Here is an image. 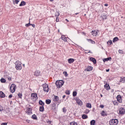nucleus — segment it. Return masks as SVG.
Listing matches in <instances>:
<instances>
[{
  "label": "nucleus",
  "mask_w": 125,
  "mask_h": 125,
  "mask_svg": "<svg viewBox=\"0 0 125 125\" xmlns=\"http://www.w3.org/2000/svg\"><path fill=\"white\" fill-rule=\"evenodd\" d=\"M93 67L92 66H88L86 69H85V71H87V72H89L90 71H92Z\"/></svg>",
  "instance_id": "nucleus-12"
},
{
  "label": "nucleus",
  "mask_w": 125,
  "mask_h": 125,
  "mask_svg": "<svg viewBox=\"0 0 125 125\" xmlns=\"http://www.w3.org/2000/svg\"><path fill=\"white\" fill-rule=\"evenodd\" d=\"M31 24L30 23V21L28 23L25 24L26 27H29V26H31Z\"/></svg>",
  "instance_id": "nucleus-46"
},
{
  "label": "nucleus",
  "mask_w": 125,
  "mask_h": 125,
  "mask_svg": "<svg viewBox=\"0 0 125 125\" xmlns=\"http://www.w3.org/2000/svg\"><path fill=\"white\" fill-rule=\"evenodd\" d=\"M0 82L2 83H6V80L4 78H1L0 79Z\"/></svg>",
  "instance_id": "nucleus-33"
},
{
  "label": "nucleus",
  "mask_w": 125,
  "mask_h": 125,
  "mask_svg": "<svg viewBox=\"0 0 125 125\" xmlns=\"http://www.w3.org/2000/svg\"><path fill=\"white\" fill-rule=\"evenodd\" d=\"M59 100V97L57 96H55L54 97V101H58Z\"/></svg>",
  "instance_id": "nucleus-24"
},
{
  "label": "nucleus",
  "mask_w": 125,
  "mask_h": 125,
  "mask_svg": "<svg viewBox=\"0 0 125 125\" xmlns=\"http://www.w3.org/2000/svg\"><path fill=\"white\" fill-rule=\"evenodd\" d=\"M119 53H121V54H124V51H123L122 50H119Z\"/></svg>",
  "instance_id": "nucleus-45"
},
{
  "label": "nucleus",
  "mask_w": 125,
  "mask_h": 125,
  "mask_svg": "<svg viewBox=\"0 0 125 125\" xmlns=\"http://www.w3.org/2000/svg\"><path fill=\"white\" fill-rule=\"evenodd\" d=\"M70 125H78V124L75 122H71L70 124Z\"/></svg>",
  "instance_id": "nucleus-38"
},
{
  "label": "nucleus",
  "mask_w": 125,
  "mask_h": 125,
  "mask_svg": "<svg viewBox=\"0 0 125 125\" xmlns=\"http://www.w3.org/2000/svg\"><path fill=\"white\" fill-rule=\"evenodd\" d=\"M63 74L64 75L65 77H67L68 76V74L66 71L63 72Z\"/></svg>",
  "instance_id": "nucleus-43"
},
{
  "label": "nucleus",
  "mask_w": 125,
  "mask_h": 125,
  "mask_svg": "<svg viewBox=\"0 0 125 125\" xmlns=\"http://www.w3.org/2000/svg\"><path fill=\"white\" fill-rule=\"evenodd\" d=\"M78 14H79V13H77L75 14L76 15H78Z\"/></svg>",
  "instance_id": "nucleus-63"
},
{
  "label": "nucleus",
  "mask_w": 125,
  "mask_h": 125,
  "mask_svg": "<svg viewBox=\"0 0 125 125\" xmlns=\"http://www.w3.org/2000/svg\"><path fill=\"white\" fill-rule=\"evenodd\" d=\"M0 97H1V98L5 97V95L4 94V93L2 92V91H0Z\"/></svg>",
  "instance_id": "nucleus-16"
},
{
  "label": "nucleus",
  "mask_w": 125,
  "mask_h": 125,
  "mask_svg": "<svg viewBox=\"0 0 125 125\" xmlns=\"http://www.w3.org/2000/svg\"><path fill=\"white\" fill-rule=\"evenodd\" d=\"M112 103L113 105H119V103H118V102H117L116 101H113Z\"/></svg>",
  "instance_id": "nucleus-32"
},
{
  "label": "nucleus",
  "mask_w": 125,
  "mask_h": 125,
  "mask_svg": "<svg viewBox=\"0 0 125 125\" xmlns=\"http://www.w3.org/2000/svg\"><path fill=\"white\" fill-rule=\"evenodd\" d=\"M34 76H36V77L41 76V71H40L39 70L35 71L34 73Z\"/></svg>",
  "instance_id": "nucleus-11"
},
{
  "label": "nucleus",
  "mask_w": 125,
  "mask_h": 125,
  "mask_svg": "<svg viewBox=\"0 0 125 125\" xmlns=\"http://www.w3.org/2000/svg\"><path fill=\"white\" fill-rule=\"evenodd\" d=\"M87 118H88V117L85 114H83L82 115V119H83V120H85V119H87Z\"/></svg>",
  "instance_id": "nucleus-25"
},
{
  "label": "nucleus",
  "mask_w": 125,
  "mask_h": 125,
  "mask_svg": "<svg viewBox=\"0 0 125 125\" xmlns=\"http://www.w3.org/2000/svg\"><path fill=\"white\" fill-rule=\"evenodd\" d=\"M125 108L121 107L119 109V113L121 115H124L125 114Z\"/></svg>",
  "instance_id": "nucleus-10"
},
{
  "label": "nucleus",
  "mask_w": 125,
  "mask_h": 125,
  "mask_svg": "<svg viewBox=\"0 0 125 125\" xmlns=\"http://www.w3.org/2000/svg\"><path fill=\"white\" fill-rule=\"evenodd\" d=\"M31 97L33 101H36L38 99V95L37 93H32L31 94Z\"/></svg>",
  "instance_id": "nucleus-6"
},
{
  "label": "nucleus",
  "mask_w": 125,
  "mask_h": 125,
  "mask_svg": "<svg viewBox=\"0 0 125 125\" xmlns=\"http://www.w3.org/2000/svg\"><path fill=\"white\" fill-rule=\"evenodd\" d=\"M116 98H117V101L119 103H123V99H122V96H121V95H118L117 96Z\"/></svg>",
  "instance_id": "nucleus-8"
},
{
  "label": "nucleus",
  "mask_w": 125,
  "mask_h": 125,
  "mask_svg": "<svg viewBox=\"0 0 125 125\" xmlns=\"http://www.w3.org/2000/svg\"><path fill=\"white\" fill-rule=\"evenodd\" d=\"M61 39H62V41H63L64 42H67V39L66 38L65 36L62 35V37H61Z\"/></svg>",
  "instance_id": "nucleus-21"
},
{
  "label": "nucleus",
  "mask_w": 125,
  "mask_h": 125,
  "mask_svg": "<svg viewBox=\"0 0 125 125\" xmlns=\"http://www.w3.org/2000/svg\"><path fill=\"white\" fill-rule=\"evenodd\" d=\"M32 119H33V120H38V118L37 117V115H36L35 114H34L32 115Z\"/></svg>",
  "instance_id": "nucleus-31"
},
{
  "label": "nucleus",
  "mask_w": 125,
  "mask_h": 125,
  "mask_svg": "<svg viewBox=\"0 0 125 125\" xmlns=\"http://www.w3.org/2000/svg\"><path fill=\"white\" fill-rule=\"evenodd\" d=\"M26 113H27L28 115H30V114H32V108L28 107L27 109Z\"/></svg>",
  "instance_id": "nucleus-14"
},
{
  "label": "nucleus",
  "mask_w": 125,
  "mask_h": 125,
  "mask_svg": "<svg viewBox=\"0 0 125 125\" xmlns=\"http://www.w3.org/2000/svg\"><path fill=\"white\" fill-rule=\"evenodd\" d=\"M72 95L73 97H75V96H77V91H73Z\"/></svg>",
  "instance_id": "nucleus-36"
},
{
  "label": "nucleus",
  "mask_w": 125,
  "mask_h": 125,
  "mask_svg": "<svg viewBox=\"0 0 125 125\" xmlns=\"http://www.w3.org/2000/svg\"><path fill=\"white\" fill-rule=\"evenodd\" d=\"M65 21H67V22H69V21L68 20V19H65Z\"/></svg>",
  "instance_id": "nucleus-61"
},
{
  "label": "nucleus",
  "mask_w": 125,
  "mask_h": 125,
  "mask_svg": "<svg viewBox=\"0 0 125 125\" xmlns=\"http://www.w3.org/2000/svg\"><path fill=\"white\" fill-rule=\"evenodd\" d=\"M109 71H110V69H106V72H109Z\"/></svg>",
  "instance_id": "nucleus-57"
},
{
  "label": "nucleus",
  "mask_w": 125,
  "mask_h": 125,
  "mask_svg": "<svg viewBox=\"0 0 125 125\" xmlns=\"http://www.w3.org/2000/svg\"><path fill=\"white\" fill-rule=\"evenodd\" d=\"M16 89V85L15 84H12L10 87V90L12 93L15 92V90Z\"/></svg>",
  "instance_id": "nucleus-4"
},
{
  "label": "nucleus",
  "mask_w": 125,
  "mask_h": 125,
  "mask_svg": "<svg viewBox=\"0 0 125 125\" xmlns=\"http://www.w3.org/2000/svg\"><path fill=\"white\" fill-rule=\"evenodd\" d=\"M110 60H112V58L111 57H108L107 58L103 59L104 62H106V61H110Z\"/></svg>",
  "instance_id": "nucleus-17"
},
{
  "label": "nucleus",
  "mask_w": 125,
  "mask_h": 125,
  "mask_svg": "<svg viewBox=\"0 0 125 125\" xmlns=\"http://www.w3.org/2000/svg\"><path fill=\"white\" fill-rule=\"evenodd\" d=\"M31 26H32L33 28H35L36 27V25L35 24H31Z\"/></svg>",
  "instance_id": "nucleus-52"
},
{
  "label": "nucleus",
  "mask_w": 125,
  "mask_h": 125,
  "mask_svg": "<svg viewBox=\"0 0 125 125\" xmlns=\"http://www.w3.org/2000/svg\"><path fill=\"white\" fill-rule=\"evenodd\" d=\"M13 1L14 3H16V4H18V2H19V0H13Z\"/></svg>",
  "instance_id": "nucleus-39"
},
{
  "label": "nucleus",
  "mask_w": 125,
  "mask_h": 125,
  "mask_svg": "<svg viewBox=\"0 0 125 125\" xmlns=\"http://www.w3.org/2000/svg\"><path fill=\"white\" fill-rule=\"evenodd\" d=\"M18 96L19 97V98H22V94L19 93L18 94Z\"/></svg>",
  "instance_id": "nucleus-42"
},
{
  "label": "nucleus",
  "mask_w": 125,
  "mask_h": 125,
  "mask_svg": "<svg viewBox=\"0 0 125 125\" xmlns=\"http://www.w3.org/2000/svg\"><path fill=\"white\" fill-rule=\"evenodd\" d=\"M59 15H60V13H59V12H56L55 16L56 17H58L59 16Z\"/></svg>",
  "instance_id": "nucleus-41"
},
{
  "label": "nucleus",
  "mask_w": 125,
  "mask_h": 125,
  "mask_svg": "<svg viewBox=\"0 0 125 125\" xmlns=\"http://www.w3.org/2000/svg\"><path fill=\"white\" fill-rule=\"evenodd\" d=\"M90 125H95V120H93L91 121Z\"/></svg>",
  "instance_id": "nucleus-30"
},
{
  "label": "nucleus",
  "mask_w": 125,
  "mask_h": 125,
  "mask_svg": "<svg viewBox=\"0 0 125 125\" xmlns=\"http://www.w3.org/2000/svg\"><path fill=\"white\" fill-rule=\"evenodd\" d=\"M64 84V82L62 80H60L56 82V85L58 88H61L62 86Z\"/></svg>",
  "instance_id": "nucleus-2"
},
{
  "label": "nucleus",
  "mask_w": 125,
  "mask_h": 125,
  "mask_svg": "<svg viewBox=\"0 0 125 125\" xmlns=\"http://www.w3.org/2000/svg\"><path fill=\"white\" fill-rule=\"evenodd\" d=\"M39 105H41V106H44V103H43V102H42V101L41 100L39 102Z\"/></svg>",
  "instance_id": "nucleus-20"
},
{
  "label": "nucleus",
  "mask_w": 125,
  "mask_h": 125,
  "mask_svg": "<svg viewBox=\"0 0 125 125\" xmlns=\"http://www.w3.org/2000/svg\"><path fill=\"white\" fill-rule=\"evenodd\" d=\"M62 110H63V113H66V111H67V110L66 109V107H63L62 108Z\"/></svg>",
  "instance_id": "nucleus-44"
},
{
  "label": "nucleus",
  "mask_w": 125,
  "mask_h": 125,
  "mask_svg": "<svg viewBox=\"0 0 125 125\" xmlns=\"http://www.w3.org/2000/svg\"><path fill=\"white\" fill-rule=\"evenodd\" d=\"M40 112H43L44 111V107L43 106H41L40 107Z\"/></svg>",
  "instance_id": "nucleus-22"
},
{
  "label": "nucleus",
  "mask_w": 125,
  "mask_h": 125,
  "mask_svg": "<svg viewBox=\"0 0 125 125\" xmlns=\"http://www.w3.org/2000/svg\"><path fill=\"white\" fill-rule=\"evenodd\" d=\"M65 97H66V95H63V96H62V98H65Z\"/></svg>",
  "instance_id": "nucleus-58"
},
{
  "label": "nucleus",
  "mask_w": 125,
  "mask_h": 125,
  "mask_svg": "<svg viewBox=\"0 0 125 125\" xmlns=\"http://www.w3.org/2000/svg\"><path fill=\"white\" fill-rule=\"evenodd\" d=\"M68 63H69V64H72V63H73L74 62V61H75V59H69L68 60Z\"/></svg>",
  "instance_id": "nucleus-18"
},
{
  "label": "nucleus",
  "mask_w": 125,
  "mask_h": 125,
  "mask_svg": "<svg viewBox=\"0 0 125 125\" xmlns=\"http://www.w3.org/2000/svg\"><path fill=\"white\" fill-rule=\"evenodd\" d=\"M107 44L111 45V44H113V42H112V40H109L107 42Z\"/></svg>",
  "instance_id": "nucleus-29"
},
{
  "label": "nucleus",
  "mask_w": 125,
  "mask_h": 125,
  "mask_svg": "<svg viewBox=\"0 0 125 125\" xmlns=\"http://www.w3.org/2000/svg\"><path fill=\"white\" fill-rule=\"evenodd\" d=\"M119 123L118 119H112L109 121L110 125H117Z\"/></svg>",
  "instance_id": "nucleus-3"
},
{
  "label": "nucleus",
  "mask_w": 125,
  "mask_h": 125,
  "mask_svg": "<svg viewBox=\"0 0 125 125\" xmlns=\"http://www.w3.org/2000/svg\"><path fill=\"white\" fill-rule=\"evenodd\" d=\"M46 123H47L48 124H49L50 125V124H51V121L48 120L46 121Z\"/></svg>",
  "instance_id": "nucleus-48"
},
{
  "label": "nucleus",
  "mask_w": 125,
  "mask_h": 125,
  "mask_svg": "<svg viewBox=\"0 0 125 125\" xmlns=\"http://www.w3.org/2000/svg\"><path fill=\"white\" fill-rule=\"evenodd\" d=\"M99 33V30H92L91 32V34L92 35L93 37H96L97 36V34Z\"/></svg>",
  "instance_id": "nucleus-7"
},
{
  "label": "nucleus",
  "mask_w": 125,
  "mask_h": 125,
  "mask_svg": "<svg viewBox=\"0 0 125 125\" xmlns=\"http://www.w3.org/2000/svg\"><path fill=\"white\" fill-rule=\"evenodd\" d=\"M83 35H84V36H85V35H86L85 33H84V32H83Z\"/></svg>",
  "instance_id": "nucleus-60"
},
{
  "label": "nucleus",
  "mask_w": 125,
  "mask_h": 125,
  "mask_svg": "<svg viewBox=\"0 0 125 125\" xmlns=\"http://www.w3.org/2000/svg\"><path fill=\"white\" fill-rule=\"evenodd\" d=\"M12 98V94H10L9 97H8V98Z\"/></svg>",
  "instance_id": "nucleus-53"
},
{
  "label": "nucleus",
  "mask_w": 125,
  "mask_h": 125,
  "mask_svg": "<svg viewBox=\"0 0 125 125\" xmlns=\"http://www.w3.org/2000/svg\"><path fill=\"white\" fill-rule=\"evenodd\" d=\"M94 110H95V109L93 108V110H92L93 112H94Z\"/></svg>",
  "instance_id": "nucleus-64"
},
{
  "label": "nucleus",
  "mask_w": 125,
  "mask_h": 125,
  "mask_svg": "<svg viewBox=\"0 0 125 125\" xmlns=\"http://www.w3.org/2000/svg\"><path fill=\"white\" fill-rule=\"evenodd\" d=\"M8 80L9 81H11V77H8Z\"/></svg>",
  "instance_id": "nucleus-55"
},
{
  "label": "nucleus",
  "mask_w": 125,
  "mask_h": 125,
  "mask_svg": "<svg viewBox=\"0 0 125 125\" xmlns=\"http://www.w3.org/2000/svg\"><path fill=\"white\" fill-rule=\"evenodd\" d=\"M7 125V123H2L1 125Z\"/></svg>",
  "instance_id": "nucleus-51"
},
{
  "label": "nucleus",
  "mask_w": 125,
  "mask_h": 125,
  "mask_svg": "<svg viewBox=\"0 0 125 125\" xmlns=\"http://www.w3.org/2000/svg\"><path fill=\"white\" fill-rule=\"evenodd\" d=\"M87 108H91V104L87 103L86 105Z\"/></svg>",
  "instance_id": "nucleus-35"
},
{
  "label": "nucleus",
  "mask_w": 125,
  "mask_h": 125,
  "mask_svg": "<svg viewBox=\"0 0 125 125\" xmlns=\"http://www.w3.org/2000/svg\"><path fill=\"white\" fill-rule=\"evenodd\" d=\"M101 97H103V95H102V94H101Z\"/></svg>",
  "instance_id": "nucleus-62"
},
{
  "label": "nucleus",
  "mask_w": 125,
  "mask_h": 125,
  "mask_svg": "<svg viewBox=\"0 0 125 125\" xmlns=\"http://www.w3.org/2000/svg\"><path fill=\"white\" fill-rule=\"evenodd\" d=\"M87 41L88 42H90L91 43H92V44H95V42L93 41L91 39H87Z\"/></svg>",
  "instance_id": "nucleus-23"
},
{
  "label": "nucleus",
  "mask_w": 125,
  "mask_h": 125,
  "mask_svg": "<svg viewBox=\"0 0 125 125\" xmlns=\"http://www.w3.org/2000/svg\"><path fill=\"white\" fill-rule=\"evenodd\" d=\"M45 103L47 104H50L51 103V100L49 99L46 100Z\"/></svg>",
  "instance_id": "nucleus-26"
},
{
  "label": "nucleus",
  "mask_w": 125,
  "mask_h": 125,
  "mask_svg": "<svg viewBox=\"0 0 125 125\" xmlns=\"http://www.w3.org/2000/svg\"><path fill=\"white\" fill-rule=\"evenodd\" d=\"M125 78H121V80H120V82L124 83H125Z\"/></svg>",
  "instance_id": "nucleus-34"
},
{
  "label": "nucleus",
  "mask_w": 125,
  "mask_h": 125,
  "mask_svg": "<svg viewBox=\"0 0 125 125\" xmlns=\"http://www.w3.org/2000/svg\"><path fill=\"white\" fill-rule=\"evenodd\" d=\"M3 110V108L1 107V106H0V111H1Z\"/></svg>",
  "instance_id": "nucleus-49"
},
{
  "label": "nucleus",
  "mask_w": 125,
  "mask_h": 125,
  "mask_svg": "<svg viewBox=\"0 0 125 125\" xmlns=\"http://www.w3.org/2000/svg\"><path fill=\"white\" fill-rule=\"evenodd\" d=\"M104 87L106 90H109L110 89V85L108 84H107V83L104 85Z\"/></svg>",
  "instance_id": "nucleus-15"
},
{
  "label": "nucleus",
  "mask_w": 125,
  "mask_h": 125,
  "mask_svg": "<svg viewBox=\"0 0 125 125\" xmlns=\"http://www.w3.org/2000/svg\"><path fill=\"white\" fill-rule=\"evenodd\" d=\"M104 6H108V4H104Z\"/></svg>",
  "instance_id": "nucleus-59"
},
{
  "label": "nucleus",
  "mask_w": 125,
  "mask_h": 125,
  "mask_svg": "<svg viewBox=\"0 0 125 125\" xmlns=\"http://www.w3.org/2000/svg\"><path fill=\"white\" fill-rule=\"evenodd\" d=\"M101 18L104 20V19H107V16L106 15H103L101 16Z\"/></svg>",
  "instance_id": "nucleus-28"
},
{
  "label": "nucleus",
  "mask_w": 125,
  "mask_h": 125,
  "mask_svg": "<svg viewBox=\"0 0 125 125\" xmlns=\"http://www.w3.org/2000/svg\"><path fill=\"white\" fill-rule=\"evenodd\" d=\"M76 102L79 106H83V102L82 100H80V99L77 98L76 99Z\"/></svg>",
  "instance_id": "nucleus-9"
},
{
  "label": "nucleus",
  "mask_w": 125,
  "mask_h": 125,
  "mask_svg": "<svg viewBox=\"0 0 125 125\" xmlns=\"http://www.w3.org/2000/svg\"><path fill=\"white\" fill-rule=\"evenodd\" d=\"M70 90H68L67 91V92H66V93L67 94V95H70Z\"/></svg>",
  "instance_id": "nucleus-47"
},
{
  "label": "nucleus",
  "mask_w": 125,
  "mask_h": 125,
  "mask_svg": "<svg viewBox=\"0 0 125 125\" xmlns=\"http://www.w3.org/2000/svg\"><path fill=\"white\" fill-rule=\"evenodd\" d=\"M90 61H91V62H93L94 64H96V59L94 58H90Z\"/></svg>",
  "instance_id": "nucleus-13"
},
{
  "label": "nucleus",
  "mask_w": 125,
  "mask_h": 125,
  "mask_svg": "<svg viewBox=\"0 0 125 125\" xmlns=\"http://www.w3.org/2000/svg\"><path fill=\"white\" fill-rule=\"evenodd\" d=\"M89 112H90L89 110H88V109H86L84 111V114H88V113H89Z\"/></svg>",
  "instance_id": "nucleus-40"
},
{
  "label": "nucleus",
  "mask_w": 125,
  "mask_h": 125,
  "mask_svg": "<svg viewBox=\"0 0 125 125\" xmlns=\"http://www.w3.org/2000/svg\"><path fill=\"white\" fill-rule=\"evenodd\" d=\"M119 41V38L118 37H115L113 40V42H116Z\"/></svg>",
  "instance_id": "nucleus-27"
},
{
  "label": "nucleus",
  "mask_w": 125,
  "mask_h": 125,
  "mask_svg": "<svg viewBox=\"0 0 125 125\" xmlns=\"http://www.w3.org/2000/svg\"><path fill=\"white\" fill-rule=\"evenodd\" d=\"M26 122H27V123H30V120H26Z\"/></svg>",
  "instance_id": "nucleus-56"
},
{
  "label": "nucleus",
  "mask_w": 125,
  "mask_h": 125,
  "mask_svg": "<svg viewBox=\"0 0 125 125\" xmlns=\"http://www.w3.org/2000/svg\"><path fill=\"white\" fill-rule=\"evenodd\" d=\"M24 5H26V2H25V1H22L20 4V6H24Z\"/></svg>",
  "instance_id": "nucleus-19"
},
{
  "label": "nucleus",
  "mask_w": 125,
  "mask_h": 125,
  "mask_svg": "<svg viewBox=\"0 0 125 125\" xmlns=\"http://www.w3.org/2000/svg\"><path fill=\"white\" fill-rule=\"evenodd\" d=\"M101 115H102V116H107V114H106V113H105V111H104V110L102 111Z\"/></svg>",
  "instance_id": "nucleus-37"
},
{
  "label": "nucleus",
  "mask_w": 125,
  "mask_h": 125,
  "mask_svg": "<svg viewBox=\"0 0 125 125\" xmlns=\"http://www.w3.org/2000/svg\"><path fill=\"white\" fill-rule=\"evenodd\" d=\"M56 22H59V19H58V17L56 18Z\"/></svg>",
  "instance_id": "nucleus-50"
},
{
  "label": "nucleus",
  "mask_w": 125,
  "mask_h": 125,
  "mask_svg": "<svg viewBox=\"0 0 125 125\" xmlns=\"http://www.w3.org/2000/svg\"><path fill=\"white\" fill-rule=\"evenodd\" d=\"M15 64L16 70H22V63L20 61H16Z\"/></svg>",
  "instance_id": "nucleus-1"
},
{
  "label": "nucleus",
  "mask_w": 125,
  "mask_h": 125,
  "mask_svg": "<svg viewBox=\"0 0 125 125\" xmlns=\"http://www.w3.org/2000/svg\"><path fill=\"white\" fill-rule=\"evenodd\" d=\"M100 107L101 108H104V105H101L100 106Z\"/></svg>",
  "instance_id": "nucleus-54"
},
{
  "label": "nucleus",
  "mask_w": 125,
  "mask_h": 125,
  "mask_svg": "<svg viewBox=\"0 0 125 125\" xmlns=\"http://www.w3.org/2000/svg\"><path fill=\"white\" fill-rule=\"evenodd\" d=\"M43 91L46 92H48L49 91V88L48 87V85L47 84H44L43 85Z\"/></svg>",
  "instance_id": "nucleus-5"
}]
</instances>
